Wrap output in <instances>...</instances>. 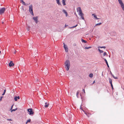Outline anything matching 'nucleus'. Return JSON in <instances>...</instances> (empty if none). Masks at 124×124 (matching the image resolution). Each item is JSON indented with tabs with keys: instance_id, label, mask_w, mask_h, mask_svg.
Returning a JSON list of instances; mask_svg holds the SVG:
<instances>
[{
	"instance_id": "nucleus-57",
	"label": "nucleus",
	"mask_w": 124,
	"mask_h": 124,
	"mask_svg": "<svg viewBox=\"0 0 124 124\" xmlns=\"http://www.w3.org/2000/svg\"><path fill=\"white\" fill-rule=\"evenodd\" d=\"M23 10H24V9H23Z\"/></svg>"
},
{
	"instance_id": "nucleus-7",
	"label": "nucleus",
	"mask_w": 124,
	"mask_h": 124,
	"mask_svg": "<svg viewBox=\"0 0 124 124\" xmlns=\"http://www.w3.org/2000/svg\"><path fill=\"white\" fill-rule=\"evenodd\" d=\"M38 16H36V17H33V19L36 23H37L38 22Z\"/></svg>"
},
{
	"instance_id": "nucleus-11",
	"label": "nucleus",
	"mask_w": 124,
	"mask_h": 124,
	"mask_svg": "<svg viewBox=\"0 0 124 124\" xmlns=\"http://www.w3.org/2000/svg\"><path fill=\"white\" fill-rule=\"evenodd\" d=\"M62 12L64 13L66 15V16H67L68 15V13L66 11V10L65 9H63L62 11Z\"/></svg>"
},
{
	"instance_id": "nucleus-14",
	"label": "nucleus",
	"mask_w": 124,
	"mask_h": 124,
	"mask_svg": "<svg viewBox=\"0 0 124 124\" xmlns=\"http://www.w3.org/2000/svg\"><path fill=\"white\" fill-rule=\"evenodd\" d=\"M120 5L122 9L124 11V4L123 3Z\"/></svg>"
},
{
	"instance_id": "nucleus-2",
	"label": "nucleus",
	"mask_w": 124,
	"mask_h": 124,
	"mask_svg": "<svg viewBox=\"0 0 124 124\" xmlns=\"http://www.w3.org/2000/svg\"><path fill=\"white\" fill-rule=\"evenodd\" d=\"M77 12H78L79 15L81 17V18L82 19L84 20V14L82 13L81 9L80 7H78L77 9Z\"/></svg>"
},
{
	"instance_id": "nucleus-8",
	"label": "nucleus",
	"mask_w": 124,
	"mask_h": 124,
	"mask_svg": "<svg viewBox=\"0 0 124 124\" xmlns=\"http://www.w3.org/2000/svg\"><path fill=\"white\" fill-rule=\"evenodd\" d=\"M80 108L84 112L85 114L88 117H89V116L91 115V114L88 113L84 111L82 109L81 107H80Z\"/></svg>"
},
{
	"instance_id": "nucleus-36",
	"label": "nucleus",
	"mask_w": 124,
	"mask_h": 124,
	"mask_svg": "<svg viewBox=\"0 0 124 124\" xmlns=\"http://www.w3.org/2000/svg\"><path fill=\"white\" fill-rule=\"evenodd\" d=\"M7 120L8 121H12V120L11 119H7Z\"/></svg>"
},
{
	"instance_id": "nucleus-50",
	"label": "nucleus",
	"mask_w": 124,
	"mask_h": 124,
	"mask_svg": "<svg viewBox=\"0 0 124 124\" xmlns=\"http://www.w3.org/2000/svg\"><path fill=\"white\" fill-rule=\"evenodd\" d=\"M67 57V59H69V56H68Z\"/></svg>"
},
{
	"instance_id": "nucleus-35",
	"label": "nucleus",
	"mask_w": 124,
	"mask_h": 124,
	"mask_svg": "<svg viewBox=\"0 0 124 124\" xmlns=\"http://www.w3.org/2000/svg\"><path fill=\"white\" fill-rule=\"evenodd\" d=\"M46 72L47 73H48V69H46Z\"/></svg>"
},
{
	"instance_id": "nucleus-15",
	"label": "nucleus",
	"mask_w": 124,
	"mask_h": 124,
	"mask_svg": "<svg viewBox=\"0 0 124 124\" xmlns=\"http://www.w3.org/2000/svg\"><path fill=\"white\" fill-rule=\"evenodd\" d=\"M45 107L46 108H47L48 107L49 104L48 103H47L46 102L45 103Z\"/></svg>"
},
{
	"instance_id": "nucleus-49",
	"label": "nucleus",
	"mask_w": 124,
	"mask_h": 124,
	"mask_svg": "<svg viewBox=\"0 0 124 124\" xmlns=\"http://www.w3.org/2000/svg\"><path fill=\"white\" fill-rule=\"evenodd\" d=\"M95 80L93 82V84L94 83H95Z\"/></svg>"
},
{
	"instance_id": "nucleus-44",
	"label": "nucleus",
	"mask_w": 124,
	"mask_h": 124,
	"mask_svg": "<svg viewBox=\"0 0 124 124\" xmlns=\"http://www.w3.org/2000/svg\"><path fill=\"white\" fill-rule=\"evenodd\" d=\"M17 98L18 99H20V97L19 96H18V97L17 96Z\"/></svg>"
},
{
	"instance_id": "nucleus-42",
	"label": "nucleus",
	"mask_w": 124,
	"mask_h": 124,
	"mask_svg": "<svg viewBox=\"0 0 124 124\" xmlns=\"http://www.w3.org/2000/svg\"><path fill=\"white\" fill-rule=\"evenodd\" d=\"M3 97V96H1V97L0 98V100H1L2 99V98Z\"/></svg>"
},
{
	"instance_id": "nucleus-16",
	"label": "nucleus",
	"mask_w": 124,
	"mask_h": 124,
	"mask_svg": "<svg viewBox=\"0 0 124 124\" xmlns=\"http://www.w3.org/2000/svg\"><path fill=\"white\" fill-rule=\"evenodd\" d=\"M119 3L120 5L123 4V3L122 2V0H118Z\"/></svg>"
},
{
	"instance_id": "nucleus-6",
	"label": "nucleus",
	"mask_w": 124,
	"mask_h": 124,
	"mask_svg": "<svg viewBox=\"0 0 124 124\" xmlns=\"http://www.w3.org/2000/svg\"><path fill=\"white\" fill-rule=\"evenodd\" d=\"M29 11L30 13L33 12L32 5H31L29 6Z\"/></svg>"
},
{
	"instance_id": "nucleus-20",
	"label": "nucleus",
	"mask_w": 124,
	"mask_h": 124,
	"mask_svg": "<svg viewBox=\"0 0 124 124\" xmlns=\"http://www.w3.org/2000/svg\"><path fill=\"white\" fill-rule=\"evenodd\" d=\"M17 109V108H16L15 109H12L11 110V112H12L13 111H15Z\"/></svg>"
},
{
	"instance_id": "nucleus-30",
	"label": "nucleus",
	"mask_w": 124,
	"mask_h": 124,
	"mask_svg": "<svg viewBox=\"0 0 124 124\" xmlns=\"http://www.w3.org/2000/svg\"><path fill=\"white\" fill-rule=\"evenodd\" d=\"M30 26H28V28H27V30L28 31L30 30Z\"/></svg>"
},
{
	"instance_id": "nucleus-9",
	"label": "nucleus",
	"mask_w": 124,
	"mask_h": 124,
	"mask_svg": "<svg viewBox=\"0 0 124 124\" xmlns=\"http://www.w3.org/2000/svg\"><path fill=\"white\" fill-rule=\"evenodd\" d=\"M8 65L9 67H11L13 66L14 65V64L13 63V61H11L9 63Z\"/></svg>"
},
{
	"instance_id": "nucleus-48",
	"label": "nucleus",
	"mask_w": 124,
	"mask_h": 124,
	"mask_svg": "<svg viewBox=\"0 0 124 124\" xmlns=\"http://www.w3.org/2000/svg\"><path fill=\"white\" fill-rule=\"evenodd\" d=\"M83 91H84V93H85V90H84V89H83Z\"/></svg>"
},
{
	"instance_id": "nucleus-5",
	"label": "nucleus",
	"mask_w": 124,
	"mask_h": 124,
	"mask_svg": "<svg viewBox=\"0 0 124 124\" xmlns=\"http://www.w3.org/2000/svg\"><path fill=\"white\" fill-rule=\"evenodd\" d=\"M5 10V8H0V15L4 13Z\"/></svg>"
},
{
	"instance_id": "nucleus-41",
	"label": "nucleus",
	"mask_w": 124,
	"mask_h": 124,
	"mask_svg": "<svg viewBox=\"0 0 124 124\" xmlns=\"http://www.w3.org/2000/svg\"><path fill=\"white\" fill-rule=\"evenodd\" d=\"M25 3L24 1H23V3H22V4L24 5H25Z\"/></svg>"
},
{
	"instance_id": "nucleus-29",
	"label": "nucleus",
	"mask_w": 124,
	"mask_h": 124,
	"mask_svg": "<svg viewBox=\"0 0 124 124\" xmlns=\"http://www.w3.org/2000/svg\"><path fill=\"white\" fill-rule=\"evenodd\" d=\"M91 48V47H85V49H88L89 48Z\"/></svg>"
},
{
	"instance_id": "nucleus-33",
	"label": "nucleus",
	"mask_w": 124,
	"mask_h": 124,
	"mask_svg": "<svg viewBox=\"0 0 124 124\" xmlns=\"http://www.w3.org/2000/svg\"><path fill=\"white\" fill-rule=\"evenodd\" d=\"M78 93H79V92H78V91L77 92V93H76V95L77 97H78Z\"/></svg>"
},
{
	"instance_id": "nucleus-40",
	"label": "nucleus",
	"mask_w": 124,
	"mask_h": 124,
	"mask_svg": "<svg viewBox=\"0 0 124 124\" xmlns=\"http://www.w3.org/2000/svg\"><path fill=\"white\" fill-rule=\"evenodd\" d=\"M100 48H105V46H102V47H99Z\"/></svg>"
},
{
	"instance_id": "nucleus-55",
	"label": "nucleus",
	"mask_w": 124,
	"mask_h": 124,
	"mask_svg": "<svg viewBox=\"0 0 124 124\" xmlns=\"http://www.w3.org/2000/svg\"><path fill=\"white\" fill-rule=\"evenodd\" d=\"M1 53V52L0 51V54Z\"/></svg>"
},
{
	"instance_id": "nucleus-24",
	"label": "nucleus",
	"mask_w": 124,
	"mask_h": 124,
	"mask_svg": "<svg viewBox=\"0 0 124 124\" xmlns=\"http://www.w3.org/2000/svg\"><path fill=\"white\" fill-rule=\"evenodd\" d=\"M112 76L113 78L115 79H117L118 78L116 77H115L113 75H112Z\"/></svg>"
},
{
	"instance_id": "nucleus-23",
	"label": "nucleus",
	"mask_w": 124,
	"mask_h": 124,
	"mask_svg": "<svg viewBox=\"0 0 124 124\" xmlns=\"http://www.w3.org/2000/svg\"><path fill=\"white\" fill-rule=\"evenodd\" d=\"M31 120L30 119H29V120L27 121L26 123V124H27L28 123L30 122L31 121Z\"/></svg>"
},
{
	"instance_id": "nucleus-38",
	"label": "nucleus",
	"mask_w": 124,
	"mask_h": 124,
	"mask_svg": "<svg viewBox=\"0 0 124 124\" xmlns=\"http://www.w3.org/2000/svg\"><path fill=\"white\" fill-rule=\"evenodd\" d=\"M14 104H13L11 107V109H10V110H12V109L13 108V106Z\"/></svg>"
},
{
	"instance_id": "nucleus-12",
	"label": "nucleus",
	"mask_w": 124,
	"mask_h": 124,
	"mask_svg": "<svg viewBox=\"0 0 124 124\" xmlns=\"http://www.w3.org/2000/svg\"><path fill=\"white\" fill-rule=\"evenodd\" d=\"M92 16H93L94 17L95 19H98L99 18H98L96 16V15L95 14H92Z\"/></svg>"
},
{
	"instance_id": "nucleus-47",
	"label": "nucleus",
	"mask_w": 124,
	"mask_h": 124,
	"mask_svg": "<svg viewBox=\"0 0 124 124\" xmlns=\"http://www.w3.org/2000/svg\"><path fill=\"white\" fill-rule=\"evenodd\" d=\"M37 82H39V80L38 79H37V80H36V81Z\"/></svg>"
},
{
	"instance_id": "nucleus-51",
	"label": "nucleus",
	"mask_w": 124,
	"mask_h": 124,
	"mask_svg": "<svg viewBox=\"0 0 124 124\" xmlns=\"http://www.w3.org/2000/svg\"><path fill=\"white\" fill-rule=\"evenodd\" d=\"M16 52V51H15V52L14 53V54H15Z\"/></svg>"
},
{
	"instance_id": "nucleus-13",
	"label": "nucleus",
	"mask_w": 124,
	"mask_h": 124,
	"mask_svg": "<svg viewBox=\"0 0 124 124\" xmlns=\"http://www.w3.org/2000/svg\"><path fill=\"white\" fill-rule=\"evenodd\" d=\"M56 1L57 3L59 5H61V4L60 3V0H55Z\"/></svg>"
},
{
	"instance_id": "nucleus-31",
	"label": "nucleus",
	"mask_w": 124,
	"mask_h": 124,
	"mask_svg": "<svg viewBox=\"0 0 124 124\" xmlns=\"http://www.w3.org/2000/svg\"><path fill=\"white\" fill-rule=\"evenodd\" d=\"M3 90V89L1 88H0V92L2 91Z\"/></svg>"
},
{
	"instance_id": "nucleus-1",
	"label": "nucleus",
	"mask_w": 124,
	"mask_h": 124,
	"mask_svg": "<svg viewBox=\"0 0 124 124\" xmlns=\"http://www.w3.org/2000/svg\"><path fill=\"white\" fill-rule=\"evenodd\" d=\"M64 65L66 70H69L70 67V61L69 60L67 59L65 61Z\"/></svg>"
},
{
	"instance_id": "nucleus-25",
	"label": "nucleus",
	"mask_w": 124,
	"mask_h": 124,
	"mask_svg": "<svg viewBox=\"0 0 124 124\" xmlns=\"http://www.w3.org/2000/svg\"><path fill=\"white\" fill-rule=\"evenodd\" d=\"M6 89H5V90H4V92H3V94H2V95H4V94H5V93H6Z\"/></svg>"
},
{
	"instance_id": "nucleus-53",
	"label": "nucleus",
	"mask_w": 124,
	"mask_h": 124,
	"mask_svg": "<svg viewBox=\"0 0 124 124\" xmlns=\"http://www.w3.org/2000/svg\"><path fill=\"white\" fill-rule=\"evenodd\" d=\"M2 23L3 24L4 23V22H2Z\"/></svg>"
},
{
	"instance_id": "nucleus-18",
	"label": "nucleus",
	"mask_w": 124,
	"mask_h": 124,
	"mask_svg": "<svg viewBox=\"0 0 124 124\" xmlns=\"http://www.w3.org/2000/svg\"><path fill=\"white\" fill-rule=\"evenodd\" d=\"M109 82L110 83V84L111 85V84H112V79L111 78H109Z\"/></svg>"
},
{
	"instance_id": "nucleus-37",
	"label": "nucleus",
	"mask_w": 124,
	"mask_h": 124,
	"mask_svg": "<svg viewBox=\"0 0 124 124\" xmlns=\"http://www.w3.org/2000/svg\"><path fill=\"white\" fill-rule=\"evenodd\" d=\"M30 13L33 16H34V14L33 13V12H30Z\"/></svg>"
},
{
	"instance_id": "nucleus-22",
	"label": "nucleus",
	"mask_w": 124,
	"mask_h": 124,
	"mask_svg": "<svg viewBox=\"0 0 124 124\" xmlns=\"http://www.w3.org/2000/svg\"><path fill=\"white\" fill-rule=\"evenodd\" d=\"M81 40L83 42L86 43V42L85 40H84L83 39H81Z\"/></svg>"
},
{
	"instance_id": "nucleus-27",
	"label": "nucleus",
	"mask_w": 124,
	"mask_h": 124,
	"mask_svg": "<svg viewBox=\"0 0 124 124\" xmlns=\"http://www.w3.org/2000/svg\"><path fill=\"white\" fill-rule=\"evenodd\" d=\"M77 26H78V24H76V25H75L74 26H73L70 27V28H75V27H76Z\"/></svg>"
},
{
	"instance_id": "nucleus-4",
	"label": "nucleus",
	"mask_w": 124,
	"mask_h": 124,
	"mask_svg": "<svg viewBox=\"0 0 124 124\" xmlns=\"http://www.w3.org/2000/svg\"><path fill=\"white\" fill-rule=\"evenodd\" d=\"M63 44L64 48L65 49L66 52H68V49L67 46L64 43H63Z\"/></svg>"
},
{
	"instance_id": "nucleus-21",
	"label": "nucleus",
	"mask_w": 124,
	"mask_h": 124,
	"mask_svg": "<svg viewBox=\"0 0 124 124\" xmlns=\"http://www.w3.org/2000/svg\"><path fill=\"white\" fill-rule=\"evenodd\" d=\"M93 74L92 73H91L89 75V77L92 78L93 77Z\"/></svg>"
},
{
	"instance_id": "nucleus-32",
	"label": "nucleus",
	"mask_w": 124,
	"mask_h": 124,
	"mask_svg": "<svg viewBox=\"0 0 124 124\" xmlns=\"http://www.w3.org/2000/svg\"><path fill=\"white\" fill-rule=\"evenodd\" d=\"M101 23H97V24H96V25H101Z\"/></svg>"
},
{
	"instance_id": "nucleus-26",
	"label": "nucleus",
	"mask_w": 124,
	"mask_h": 124,
	"mask_svg": "<svg viewBox=\"0 0 124 124\" xmlns=\"http://www.w3.org/2000/svg\"><path fill=\"white\" fill-rule=\"evenodd\" d=\"M65 93L67 95V94L68 95H69V92L68 91H67V90H66V91L65 92Z\"/></svg>"
},
{
	"instance_id": "nucleus-39",
	"label": "nucleus",
	"mask_w": 124,
	"mask_h": 124,
	"mask_svg": "<svg viewBox=\"0 0 124 124\" xmlns=\"http://www.w3.org/2000/svg\"><path fill=\"white\" fill-rule=\"evenodd\" d=\"M111 87H112V89L113 90V87L112 84H111Z\"/></svg>"
},
{
	"instance_id": "nucleus-34",
	"label": "nucleus",
	"mask_w": 124,
	"mask_h": 124,
	"mask_svg": "<svg viewBox=\"0 0 124 124\" xmlns=\"http://www.w3.org/2000/svg\"><path fill=\"white\" fill-rule=\"evenodd\" d=\"M107 54L106 53V52H104L103 54V55L104 56H105Z\"/></svg>"
},
{
	"instance_id": "nucleus-52",
	"label": "nucleus",
	"mask_w": 124,
	"mask_h": 124,
	"mask_svg": "<svg viewBox=\"0 0 124 124\" xmlns=\"http://www.w3.org/2000/svg\"><path fill=\"white\" fill-rule=\"evenodd\" d=\"M38 65V64H36L35 65L36 66V65Z\"/></svg>"
},
{
	"instance_id": "nucleus-19",
	"label": "nucleus",
	"mask_w": 124,
	"mask_h": 124,
	"mask_svg": "<svg viewBox=\"0 0 124 124\" xmlns=\"http://www.w3.org/2000/svg\"><path fill=\"white\" fill-rule=\"evenodd\" d=\"M14 100L15 101H17V96H15L14 97Z\"/></svg>"
},
{
	"instance_id": "nucleus-43",
	"label": "nucleus",
	"mask_w": 124,
	"mask_h": 124,
	"mask_svg": "<svg viewBox=\"0 0 124 124\" xmlns=\"http://www.w3.org/2000/svg\"><path fill=\"white\" fill-rule=\"evenodd\" d=\"M68 26V25H66V24H65V26L64 28H65L66 27Z\"/></svg>"
},
{
	"instance_id": "nucleus-3",
	"label": "nucleus",
	"mask_w": 124,
	"mask_h": 124,
	"mask_svg": "<svg viewBox=\"0 0 124 124\" xmlns=\"http://www.w3.org/2000/svg\"><path fill=\"white\" fill-rule=\"evenodd\" d=\"M28 112H29L30 115H33L34 114V112L33 111V110L32 108H29L27 109Z\"/></svg>"
},
{
	"instance_id": "nucleus-45",
	"label": "nucleus",
	"mask_w": 124,
	"mask_h": 124,
	"mask_svg": "<svg viewBox=\"0 0 124 124\" xmlns=\"http://www.w3.org/2000/svg\"><path fill=\"white\" fill-rule=\"evenodd\" d=\"M20 1L23 3L24 1L23 0H20Z\"/></svg>"
},
{
	"instance_id": "nucleus-54",
	"label": "nucleus",
	"mask_w": 124,
	"mask_h": 124,
	"mask_svg": "<svg viewBox=\"0 0 124 124\" xmlns=\"http://www.w3.org/2000/svg\"><path fill=\"white\" fill-rule=\"evenodd\" d=\"M3 52H4V50H3Z\"/></svg>"
},
{
	"instance_id": "nucleus-17",
	"label": "nucleus",
	"mask_w": 124,
	"mask_h": 124,
	"mask_svg": "<svg viewBox=\"0 0 124 124\" xmlns=\"http://www.w3.org/2000/svg\"><path fill=\"white\" fill-rule=\"evenodd\" d=\"M104 61H105L106 63L108 66V67H109V66L108 65V62H107V60L106 59H105Z\"/></svg>"
},
{
	"instance_id": "nucleus-56",
	"label": "nucleus",
	"mask_w": 124,
	"mask_h": 124,
	"mask_svg": "<svg viewBox=\"0 0 124 124\" xmlns=\"http://www.w3.org/2000/svg\"><path fill=\"white\" fill-rule=\"evenodd\" d=\"M111 75H112V73H111Z\"/></svg>"
},
{
	"instance_id": "nucleus-46",
	"label": "nucleus",
	"mask_w": 124,
	"mask_h": 124,
	"mask_svg": "<svg viewBox=\"0 0 124 124\" xmlns=\"http://www.w3.org/2000/svg\"><path fill=\"white\" fill-rule=\"evenodd\" d=\"M28 5V4L25 3V5H25V6H27V5Z\"/></svg>"
},
{
	"instance_id": "nucleus-28",
	"label": "nucleus",
	"mask_w": 124,
	"mask_h": 124,
	"mask_svg": "<svg viewBox=\"0 0 124 124\" xmlns=\"http://www.w3.org/2000/svg\"><path fill=\"white\" fill-rule=\"evenodd\" d=\"M98 50L101 53H102L103 52V51L102 50H101L100 49H99Z\"/></svg>"
},
{
	"instance_id": "nucleus-10",
	"label": "nucleus",
	"mask_w": 124,
	"mask_h": 124,
	"mask_svg": "<svg viewBox=\"0 0 124 124\" xmlns=\"http://www.w3.org/2000/svg\"><path fill=\"white\" fill-rule=\"evenodd\" d=\"M62 0V2L63 4V5L65 6V5L66 4L65 3V2L66 1V0Z\"/></svg>"
}]
</instances>
